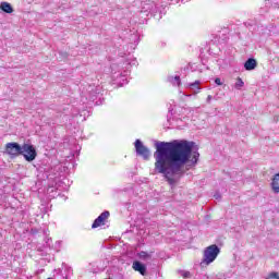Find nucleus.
<instances>
[{
  "label": "nucleus",
  "mask_w": 279,
  "mask_h": 279,
  "mask_svg": "<svg viewBox=\"0 0 279 279\" xmlns=\"http://www.w3.org/2000/svg\"><path fill=\"white\" fill-rule=\"evenodd\" d=\"M195 143L186 140L156 142L155 171L163 175L170 186H175L184 177V166L191 161Z\"/></svg>",
  "instance_id": "nucleus-1"
},
{
  "label": "nucleus",
  "mask_w": 279,
  "mask_h": 279,
  "mask_svg": "<svg viewBox=\"0 0 279 279\" xmlns=\"http://www.w3.org/2000/svg\"><path fill=\"white\" fill-rule=\"evenodd\" d=\"M112 80L118 86H125L128 84V76L130 75V63H113L111 65Z\"/></svg>",
  "instance_id": "nucleus-2"
},
{
  "label": "nucleus",
  "mask_w": 279,
  "mask_h": 279,
  "mask_svg": "<svg viewBox=\"0 0 279 279\" xmlns=\"http://www.w3.org/2000/svg\"><path fill=\"white\" fill-rule=\"evenodd\" d=\"M221 254V248L217 246V244H213L207 246L203 253V259L201 262V267H208L211 263L217 260V256Z\"/></svg>",
  "instance_id": "nucleus-3"
},
{
  "label": "nucleus",
  "mask_w": 279,
  "mask_h": 279,
  "mask_svg": "<svg viewBox=\"0 0 279 279\" xmlns=\"http://www.w3.org/2000/svg\"><path fill=\"white\" fill-rule=\"evenodd\" d=\"M20 156H23L26 162H34V160H36V156H38V153L36 151V147H34V145L23 144Z\"/></svg>",
  "instance_id": "nucleus-4"
},
{
  "label": "nucleus",
  "mask_w": 279,
  "mask_h": 279,
  "mask_svg": "<svg viewBox=\"0 0 279 279\" xmlns=\"http://www.w3.org/2000/svg\"><path fill=\"white\" fill-rule=\"evenodd\" d=\"M135 151L137 156H142L144 160H147L151 156V151L147 146L143 145L141 140L135 141Z\"/></svg>",
  "instance_id": "nucleus-5"
},
{
  "label": "nucleus",
  "mask_w": 279,
  "mask_h": 279,
  "mask_svg": "<svg viewBox=\"0 0 279 279\" xmlns=\"http://www.w3.org/2000/svg\"><path fill=\"white\" fill-rule=\"evenodd\" d=\"M97 87L89 85L86 92H83L82 94L83 104H86V101H95V99H97Z\"/></svg>",
  "instance_id": "nucleus-6"
},
{
  "label": "nucleus",
  "mask_w": 279,
  "mask_h": 279,
  "mask_svg": "<svg viewBox=\"0 0 279 279\" xmlns=\"http://www.w3.org/2000/svg\"><path fill=\"white\" fill-rule=\"evenodd\" d=\"M21 149L22 146L16 142L8 143L5 145V151L7 154H9V156H11V158H16L21 156Z\"/></svg>",
  "instance_id": "nucleus-7"
},
{
  "label": "nucleus",
  "mask_w": 279,
  "mask_h": 279,
  "mask_svg": "<svg viewBox=\"0 0 279 279\" xmlns=\"http://www.w3.org/2000/svg\"><path fill=\"white\" fill-rule=\"evenodd\" d=\"M110 217V211H104L101 213L95 220L94 223L92 225V228H99V226H106V219Z\"/></svg>",
  "instance_id": "nucleus-8"
},
{
  "label": "nucleus",
  "mask_w": 279,
  "mask_h": 279,
  "mask_svg": "<svg viewBox=\"0 0 279 279\" xmlns=\"http://www.w3.org/2000/svg\"><path fill=\"white\" fill-rule=\"evenodd\" d=\"M132 268L134 269V271H138L141 276H145L147 274V266L138 260L133 262Z\"/></svg>",
  "instance_id": "nucleus-9"
},
{
  "label": "nucleus",
  "mask_w": 279,
  "mask_h": 279,
  "mask_svg": "<svg viewBox=\"0 0 279 279\" xmlns=\"http://www.w3.org/2000/svg\"><path fill=\"white\" fill-rule=\"evenodd\" d=\"M258 66V62H256V59L250 58L244 63L245 71H254Z\"/></svg>",
  "instance_id": "nucleus-10"
},
{
  "label": "nucleus",
  "mask_w": 279,
  "mask_h": 279,
  "mask_svg": "<svg viewBox=\"0 0 279 279\" xmlns=\"http://www.w3.org/2000/svg\"><path fill=\"white\" fill-rule=\"evenodd\" d=\"M270 186L272 189V192L276 195H278V193H279V172L274 175Z\"/></svg>",
  "instance_id": "nucleus-11"
},
{
  "label": "nucleus",
  "mask_w": 279,
  "mask_h": 279,
  "mask_svg": "<svg viewBox=\"0 0 279 279\" xmlns=\"http://www.w3.org/2000/svg\"><path fill=\"white\" fill-rule=\"evenodd\" d=\"M0 10H2V12H5L7 14H12L14 12V9H12V4H10L9 2H1Z\"/></svg>",
  "instance_id": "nucleus-12"
},
{
  "label": "nucleus",
  "mask_w": 279,
  "mask_h": 279,
  "mask_svg": "<svg viewBox=\"0 0 279 279\" xmlns=\"http://www.w3.org/2000/svg\"><path fill=\"white\" fill-rule=\"evenodd\" d=\"M199 81H195L194 83H190L187 86L194 93V95H198L199 90H202V87H199Z\"/></svg>",
  "instance_id": "nucleus-13"
},
{
  "label": "nucleus",
  "mask_w": 279,
  "mask_h": 279,
  "mask_svg": "<svg viewBox=\"0 0 279 279\" xmlns=\"http://www.w3.org/2000/svg\"><path fill=\"white\" fill-rule=\"evenodd\" d=\"M168 82H170V84H172V86H180L182 84V81L180 80L179 75L169 76Z\"/></svg>",
  "instance_id": "nucleus-14"
},
{
  "label": "nucleus",
  "mask_w": 279,
  "mask_h": 279,
  "mask_svg": "<svg viewBox=\"0 0 279 279\" xmlns=\"http://www.w3.org/2000/svg\"><path fill=\"white\" fill-rule=\"evenodd\" d=\"M63 270H64V274H65V275H63V278L64 279H71V277L73 276V268H71L69 266H65L63 268Z\"/></svg>",
  "instance_id": "nucleus-15"
},
{
  "label": "nucleus",
  "mask_w": 279,
  "mask_h": 279,
  "mask_svg": "<svg viewBox=\"0 0 279 279\" xmlns=\"http://www.w3.org/2000/svg\"><path fill=\"white\" fill-rule=\"evenodd\" d=\"M243 86H245V82H243V78L238 77L236 82L234 84V89L235 90H241V88H243Z\"/></svg>",
  "instance_id": "nucleus-16"
},
{
  "label": "nucleus",
  "mask_w": 279,
  "mask_h": 279,
  "mask_svg": "<svg viewBox=\"0 0 279 279\" xmlns=\"http://www.w3.org/2000/svg\"><path fill=\"white\" fill-rule=\"evenodd\" d=\"M138 258L141 260H149L151 258V255L149 253L145 252V251H141L138 253Z\"/></svg>",
  "instance_id": "nucleus-17"
},
{
  "label": "nucleus",
  "mask_w": 279,
  "mask_h": 279,
  "mask_svg": "<svg viewBox=\"0 0 279 279\" xmlns=\"http://www.w3.org/2000/svg\"><path fill=\"white\" fill-rule=\"evenodd\" d=\"M267 279H279V272H270Z\"/></svg>",
  "instance_id": "nucleus-18"
},
{
  "label": "nucleus",
  "mask_w": 279,
  "mask_h": 279,
  "mask_svg": "<svg viewBox=\"0 0 279 279\" xmlns=\"http://www.w3.org/2000/svg\"><path fill=\"white\" fill-rule=\"evenodd\" d=\"M197 158H199V153H196L192 158V165H197Z\"/></svg>",
  "instance_id": "nucleus-19"
},
{
  "label": "nucleus",
  "mask_w": 279,
  "mask_h": 279,
  "mask_svg": "<svg viewBox=\"0 0 279 279\" xmlns=\"http://www.w3.org/2000/svg\"><path fill=\"white\" fill-rule=\"evenodd\" d=\"M215 84H217V86H223V83L221 82V78H219V77L215 78Z\"/></svg>",
  "instance_id": "nucleus-20"
},
{
  "label": "nucleus",
  "mask_w": 279,
  "mask_h": 279,
  "mask_svg": "<svg viewBox=\"0 0 279 279\" xmlns=\"http://www.w3.org/2000/svg\"><path fill=\"white\" fill-rule=\"evenodd\" d=\"M181 276H183V278H189V276H191V272H189V271H181Z\"/></svg>",
  "instance_id": "nucleus-21"
},
{
  "label": "nucleus",
  "mask_w": 279,
  "mask_h": 279,
  "mask_svg": "<svg viewBox=\"0 0 279 279\" xmlns=\"http://www.w3.org/2000/svg\"><path fill=\"white\" fill-rule=\"evenodd\" d=\"M193 112H195L194 109H191V108L185 109V114H193Z\"/></svg>",
  "instance_id": "nucleus-22"
},
{
  "label": "nucleus",
  "mask_w": 279,
  "mask_h": 279,
  "mask_svg": "<svg viewBox=\"0 0 279 279\" xmlns=\"http://www.w3.org/2000/svg\"><path fill=\"white\" fill-rule=\"evenodd\" d=\"M210 101H213V97L210 95L207 96L206 102L210 104Z\"/></svg>",
  "instance_id": "nucleus-23"
},
{
  "label": "nucleus",
  "mask_w": 279,
  "mask_h": 279,
  "mask_svg": "<svg viewBox=\"0 0 279 279\" xmlns=\"http://www.w3.org/2000/svg\"><path fill=\"white\" fill-rule=\"evenodd\" d=\"M50 241H51V239H48V240L46 241L48 247H51V243H49Z\"/></svg>",
  "instance_id": "nucleus-24"
},
{
  "label": "nucleus",
  "mask_w": 279,
  "mask_h": 279,
  "mask_svg": "<svg viewBox=\"0 0 279 279\" xmlns=\"http://www.w3.org/2000/svg\"><path fill=\"white\" fill-rule=\"evenodd\" d=\"M134 38L136 39L135 44L138 45V35H134Z\"/></svg>",
  "instance_id": "nucleus-25"
},
{
  "label": "nucleus",
  "mask_w": 279,
  "mask_h": 279,
  "mask_svg": "<svg viewBox=\"0 0 279 279\" xmlns=\"http://www.w3.org/2000/svg\"><path fill=\"white\" fill-rule=\"evenodd\" d=\"M162 11L159 12V16L157 19H162Z\"/></svg>",
  "instance_id": "nucleus-26"
},
{
  "label": "nucleus",
  "mask_w": 279,
  "mask_h": 279,
  "mask_svg": "<svg viewBox=\"0 0 279 279\" xmlns=\"http://www.w3.org/2000/svg\"><path fill=\"white\" fill-rule=\"evenodd\" d=\"M182 3H189V0H181Z\"/></svg>",
  "instance_id": "nucleus-27"
},
{
  "label": "nucleus",
  "mask_w": 279,
  "mask_h": 279,
  "mask_svg": "<svg viewBox=\"0 0 279 279\" xmlns=\"http://www.w3.org/2000/svg\"><path fill=\"white\" fill-rule=\"evenodd\" d=\"M215 197H216V199H219L221 196H219V195H215Z\"/></svg>",
  "instance_id": "nucleus-28"
}]
</instances>
